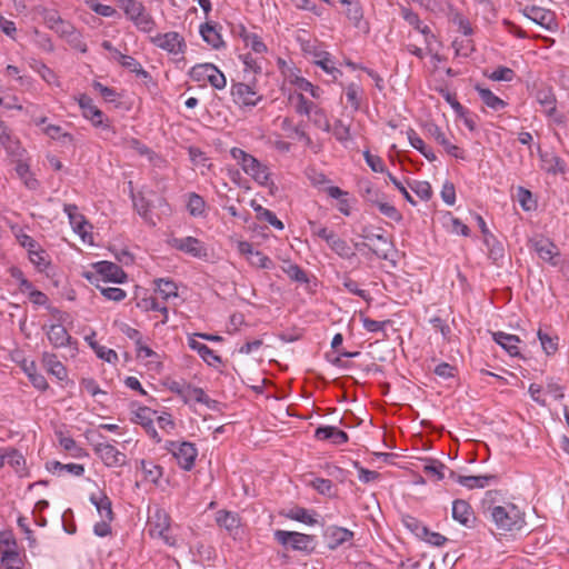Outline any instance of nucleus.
<instances>
[{
    "label": "nucleus",
    "instance_id": "nucleus-1",
    "mask_svg": "<svg viewBox=\"0 0 569 569\" xmlns=\"http://www.w3.org/2000/svg\"><path fill=\"white\" fill-rule=\"evenodd\" d=\"M489 510L491 519L498 530H520L526 523L523 513L518 509L517 506L512 503H508L506 506H496Z\"/></svg>",
    "mask_w": 569,
    "mask_h": 569
},
{
    "label": "nucleus",
    "instance_id": "nucleus-2",
    "mask_svg": "<svg viewBox=\"0 0 569 569\" xmlns=\"http://www.w3.org/2000/svg\"><path fill=\"white\" fill-rule=\"evenodd\" d=\"M96 273L86 272L84 277L91 282L99 280V276L103 281L123 283L127 279L126 272L111 261H99L92 264Z\"/></svg>",
    "mask_w": 569,
    "mask_h": 569
},
{
    "label": "nucleus",
    "instance_id": "nucleus-3",
    "mask_svg": "<svg viewBox=\"0 0 569 569\" xmlns=\"http://www.w3.org/2000/svg\"><path fill=\"white\" fill-rule=\"evenodd\" d=\"M276 540L282 546H290L293 550L303 551L310 553L313 551V536L297 532L277 530L274 532Z\"/></svg>",
    "mask_w": 569,
    "mask_h": 569
},
{
    "label": "nucleus",
    "instance_id": "nucleus-4",
    "mask_svg": "<svg viewBox=\"0 0 569 569\" xmlns=\"http://www.w3.org/2000/svg\"><path fill=\"white\" fill-rule=\"evenodd\" d=\"M150 41L156 47L167 51L169 54H172L174 57L183 54L187 49V44L183 37H181L178 32L174 31L158 33L154 37H151Z\"/></svg>",
    "mask_w": 569,
    "mask_h": 569
},
{
    "label": "nucleus",
    "instance_id": "nucleus-5",
    "mask_svg": "<svg viewBox=\"0 0 569 569\" xmlns=\"http://www.w3.org/2000/svg\"><path fill=\"white\" fill-rule=\"evenodd\" d=\"M167 449L172 452L174 458L178 461V465L183 470H191L194 460L198 456L197 448L193 443L183 441V442H176V441H169L167 445Z\"/></svg>",
    "mask_w": 569,
    "mask_h": 569
},
{
    "label": "nucleus",
    "instance_id": "nucleus-6",
    "mask_svg": "<svg viewBox=\"0 0 569 569\" xmlns=\"http://www.w3.org/2000/svg\"><path fill=\"white\" fill-rule=\"evenodd\" d=\"M170 517L161 509L156 510L149 520V532L152 537L161 538L167 545L173 546L174 539L169 536Z\"/></svg>",
    "mask_w": 569,
    "mask_h": 569
},
{
    "label": "nucleus",
    "instance_id": "nucleus-7",
    "mask_svg": "<svg viewBox=\"0 0 569 569\" xmlns=\"http://www.w3.org/2000/svg\"><path fill=\"white\" fill-rule=\"evenodd\" d=\"M231 97L240 107H254L262 99L252 87L243 82H236L231 86Z\"/></svg>",
    "mask_w": 569,
    "mask_h": 569
},
{
    "label": "nucleus",
    "instance_id": "nucleus-8",
    "mask_svg": "<svg viewBox=\"0 0 569 569\" xmlns=\"http://www.w3.org/2000/svg\"><path fill=\"white\" fill-rule=\"evenodd\" d=\"M93 450L107 467H121L127 463V456L112 445L97 443Z\"/></svg>",
    "mask_w": 569,
    "mask_h": 569
},
{
    "label": "nucleus",
    "instance_id": "nucleus-9",
    "mask_svg": "<svg viewBox=\"0 0 569 569\" xmlns=\"http://www.w3.org/2000/svg\"><path fill=\"white\" fill-rule=\"evenodd\" d=\"M79 106L86 119L90 120L94 127L109 128L104 121V113L93 104V100L87 94H81Z\"/></svg>",
    "mask_w": 569,
    "mask_h": 569
},
{
    "label": "nucleus",
    "instance_id": "nucleus-10",
    "mask_svg": "<svg viewBox=\"0 0 569 569\" xmlns=\"http://www.w3.org/2000/svg\"><path fill=\"white\" fill-rule=\"evenodd\" d=\"M170 244L173 248H176L180 251H183L194 258L207 257L206 247L197 238H193V237L174 238L170 241Z\"/></svg>",
    "mask_w": 569,
    "mask_h": 569
},
{
    "label": "nucleus",
    "instance_id": "nucleus-11",
    "mask_svg": "<svg viewBox=\"0 0 569 569\" xmlns=\"http://www.w3.org/2000/svg\"><path fill=\"white\" fill-rule=\"evenodd\" d=\"M341 4L347 7L346 16L352 22L353 27L368 34L370 31L369 23L363 21V10L357 0H339Z\"/></svg>",
    "mask_w": 569,
    "mask_h": 569
},
{
    "label": "nucleus",
    "instance_id": "nucleus-12",
    "mask_svg": "<svg viewBox=\"0 0 569 569\" xmlns=\"http://www.w3.org/2000/svg\"><path fill=\"white\" fill-rule=\"evenodd\" d=\"M452 518L468 528H471L476 520L471 506L462 499H457L453 501Z\"/></svg>",
    "mask_w": 569,
    "mask_h": 569
},
{
    "label": "nucleus",
    "instance_id": "nucleus-13",
    "mask_svg": "<svg viewBox=\"0 0 569 569\" xmlns=\"http://www.w3.org/2000/svg\"><path fill=\"white\" fill-rule=\"evenodd\" d=\"M530 242L535 251L542 260L548 261L553 266L557 264L555 258L558 257L560 252L558 247L553 242L545 238L531 240Z\"/></svg>",
    "mask_w": 569,
    "mask_h": 569
},
{
    "label": "nucleus",
    "instance_id": "nucleus-14",
    "mask_svg": "<svg viewBox=\"0 0 569 569\" xmlns=\"http://www.w3.org/2000/svg\"><path fill=\"white\" fill-rule=\"evenodd\" d=\"M242 170L252 177L254 181L260 184H268L269 171L268 168L262 164L253 156L241 166Z\"/></svg>",
    "mask_w": 569,
    "mask_h": 569
},
{
    "label": "nucleus",
    "instance_id": "nucleus-15",
    "mask_svg": "<svg viewBox=\"0 0 569 569\" xmlns=\"http://www.w3.org/2000/svg\"><path fill=\"white\" fill-rule=\"evenodd\" d=\"M156 413V411H152L151 409L147 407H140L137 412L136 417L133 419L134 422L141 425L147 433L154 439L157 442L161 441V438L159 437L154 426H153V418L152 416Z\"/></svg>",
    "mask_w": 569,
    "mask_h": 569
},
{
    "label": "nucleus",
    "instance_id": "nucleus-16",
    "mask_svg": "<svg viewBox=\"0 0 569 569\" xmlns=\"http://www.w3.org/2000/svg\"><path fill=\"white\" fill-rule=\"evenodd\" d=\"M43 329L54 348L66 347L71 342V336L61 323L51 325L48 328L44 326Z\"/></svg>",
    "mask_w": 569,
    "mask_h": 569
},
{
    "label": "nucleus",
    "instance_id": "nucleus-17",
    "mask_svg": "<svg viewBox=\"0 0 569 569\" xmlns=\"http://www.w3.org/2000/svg\"><path fill=\"white\" fill-rule=\"evenodd\" d=\"M64 212L68 214L70 224L74 232H77L83 240H86V227L89 223L84 216L78 212V207L76 204H64Z\"/></svg>",
    "mask_w": 569,
    "mask_h": 569
},
{
    "label": "nucleus",
    "instance_id": "nucleus-18",
    "mask_svg": "<svg viewBox=\"0 0 569 569\" xmlns=\"http://www.w3.org/2000/svg\"><path fill=\"white\" fill-rule=\"evenodd\" d=\"M315 437L318 440H331L335 445L346 443L349 439L348 435L332 426H321L316 429Z\"/></svg>",
    "mask_w": 569,
    "mask_h": 569
},
{
    "label": "nucleus",
    "instance_id": "nucleus-19",
    "mask_svg": "<svg viewBox=\"0 0 569 569\" xmlns=\"http://www.w3.org/2000/svg\"><path fill=\"white\" fill-rule=\"evenodd\" d=\"M493 340L500 345L510 356L516 357L519 356L518 343L520 342L519 337L515 335H509L502 331L492 333Z\"/></svg>",
    "mask_w": 569,
    "mask_h": 569
},
{
    "label": "nucleus",
    "instance_id": "nucleus-20",
    "mask_svg": "<svg viewBox=\"0 0 569 569\" xmlns=\"http://www.w3.org/2000/svg\"><path fill=\"white\" fill-rule=\"evenodd\" d=\"M188 345L192 350H196L199 353V356L203 359V361L207 362L209 366H216L218 363H221V358L217 356L213 352V350H211L208 346L197 341L194 339V336L189 338Z\"/></svg>",
    "mask_w": 569,
    "mask_h": 569
},
{
    "label": "nucleus",
    "instance_id": "nucleus-21",
    "mask_svg": "<svg viewBox=\"0 0 569 569\" xmlns=\"http://www.w3.org/2000/svg\"><path fill=\"white\" fill-rule=\"evenodd\" d=\"M540 159L542 162V169L552 174L565 173L566 172V163L565 161L556 156L555 153H541Z\"/></svg>",
    "mask_w": 569,
    "mask_h": 569
},
{
    "label": "nucleus",
    "instance_id": "nucleus-22",
    "mask_svg": "<svg viewBox=\"0 0 569 569\" xmlns=\"http://www.w3.org/2000/svg\"><path fill=\"white\" fill-rule=\"evenodd\" d=\"M497 480L495 475H482V476H459L457 482L468 489L485 488L490 485L491 481Z\"/></svg>",
    "mask_w": 569,
    "mask_h": 569
},
{
    "label": "nucleus",
    "instance_id": "nucleus-23",
    "mask_svg": "<svg viewBox=\"0 0 569 569\" xmlns=\"http://www.w3.org/2000/svg\"><path fill=\"white\" fill-rule=\"evenodd\" d=\"M90 502L96 507L102 519L107 518L108 521L113 520L111 500L103 492H100L99 496L91 495Z\"/></svg>",
    "mask_w": 569,
    "mask_h": 569
},
{
    "label": "nucleus",
    "instance_id": "nucleus-24",
    "mask_svg": "<svg viewBox=\"0 0 569 569\" xmlns=\"http://www.w3.org/2000/svg\"><path fill=\"white\" fill-rule=\"evenodd\" d=\"M325 536L331 539L329 548L335 549L350 540L353 537V532L345 528L332 526L326 529Z\"/></svg>",
    "mask_w": 569,
    "mask_h": 569
},
{
    "label": "nucleus",
    "instance_id": "nucleus-25",
    "mask_svg": "<svg viewBox=\"0 0 569 569\" xmlns=\"http://www.w3.org/2000/svg\"><path fill=\"white\" fill-rule=\"evenodd\" d=\"M200 34L203 41L210 44L213 49H219L224 46L221 34L210 22H206L200 26Z\"/></svg>",
    "mask_w": 569,
    "mask_h": 569
},
{
    "label": "nucleus",
    "instance_id": "nucleus-26",
    "mask_svg": "<svg viewBox=\"0 0 569 569\" xmlns=\"http://www.w3.org/2000/svg\"><path fill=\"white\" fill-rule=\"evenodd\" d=\"M401 13H402V18L409 24L415 27L416 30L421 32L426 37V42L428 44H430V40L435 39V36L431 33V30H430V28L428 26H423L422 24V22L420 21L418 14L415 13L413 11L407 9V8H402Z\"/></svg>",
    "mask_w": 569,
    "mask_h": 569
},
{
    "label": "nucleus",
    "instance_id": "nucleus-27",
    "mask_svg": "<svg viewBox=\"0 0 569 569\" xmlns=\"http://www.w3.org/2000/svg\"><path fill=\"white\" fill-rule=\"evenodd\" d=\"M525 14L532 22H535L541 27L548 28L549 24L552 22V13L550 11L545 10L539 7L526 8Z\"/></svg>",
    "mask_w": 569,
    "mask_h": 569
},
{
    "label": "nucleus",
    "instance_id": "nucleus-28",
    "mask_svg": "<svg viewBox=\"0 0 569 569\" xmlns=\"http://www.w3.org/2000/svg\"><path fill=\"white\" fill-rule=\"evenodd\" d=\"M475 88L478 91L482 102L492 110L498 111L507 106V103L503 100L497 97L489 89L482 88L479 84H477Z\"/></svg>",
    "mask_w": 569,
    "mask_h": 569
},
{
    "label": "nucleus",
    "instance_id": "nucleus-29",
    "mask_svg": "<svg viewBox=\"0 0 569 569\" xmlns=\"http://www.w3.org/2000/svg\"><path fill=\"white\" fill-rule=\"evenodd\" d=\"M42 361L48 368V371L56 376L59 380H63L67 377V370L64 366L57 360L56 355L46 352L43 353Z\"/></svg>",
    "mask_w": 569,
    "mask_h": 569
},
{
    "label": "nucleus",
    "instance_id": "nucleus-30",
    "mask_svg": "<svg viewBox=\"0 0 569 569\" xmlns=\"http://www.w3.org/2000/svg\"><path fill=\"white\" fill-rule=\"evenodd\" d=\"M190 400H194L199 403L206 405L208 408H214L217 405L216 400L210 399L203 389L198 387L188 386L187 395L184 396L183 401L188 402Z\"/></svg>",
    "mask_w": 569,
    "mask_h": 569
},
{
    "label": "nucleus",
    "instance_id": "nucleus-31",
    "mask_svg": "<svg viewBox=\"0 0 569 569\" xmlns=\"http://www.w3.org/2000/svg\"><path fill=\"white\" fill-rule=\"evenodd\" d=\"M537 101L545 108L548 116L556 111V97L548 88L539 89L536 93Z\"/></svg>",
    "mask_w": 569,
    "mask_h": 569
},
{
    "label": "nucleus",
    "instance_id": "nucleus-32",
    "mask_svg": "<svg viewBox=\"0 0 569 569\" xmlns=\"http://www.w3.org/2000/svg\"><path fill=\"white\" fill-rule=\"evenodd\" d=\"M329 247L341 258H351L355 252L346 240L339 238L336 233L328 239Z\"/></svg>",
    "mask_w": 569,
    "mask_h": 569
},
{
    "label": "nucleus",
    "instance_id": "nucleus-33",
    "mask_svg": "<svg viewBox=\"0 0 569 569\" xmlns=\"http://www.w3.org/2000/svg\"><path fill=\"white\" fill-rule=\"evenodd\" d=\"M407 134H408L410 144L415 149H417L420 153H422L426 159H428L429 161L436 160V154L433 153V151L430 148H427L423 140L417 136V133L413 129H409L407 131Z\"/></svg>",
    "mask_w": 569,
    "mask_h": 569
},
{
    "label": "nucleus",
    "instance_id": "nucleus-34",
    "mask_svg": "<svg viewBox=\"0 0 569 569\" xmlns=\"http://www.w3.org/2000/svg\"><path fill=\"white\" fill-rule=\"evenodd\" d=\"M447 466L436 459H430L423 466V472L435 480L446 479Z\"/></svg>",
    "mask_w": 569,
    "mask_h": 569
},
{
    "label": "nucleus",
    "instance_id": "nucleus-35",
    "mask_svg": "<svg viewBox=\"0 0 569 569\" xmlns=\"http://www.w3.org/2000/svg\"><path fill=\"white\" fill-rule=\"evenodd\" d=\"M252 208L256 211L257 218L259 220L269 222L278 230H282L284 228L283 223L276 217L272 211L263 208L261 204H257L254 201H252Z\"/></svg>",
    "mask_w": 569,
    "mask_h": 569
},
{
    "label": "nucleus",
    "instance_id": "nucleus-36",
    "mask_svg": "<svg viewBox=\"0 0 569 569\" xmlns=\"http://www.w3.org/2000/svg\"><path fill=\"white\" fill-rule=\"evenodd\" d=\"M130 21L142 32L149 33L154 27L156 22L153 18L147 12L146 8L141 10L139 16H134Z\"/></svg>",
    "mask_w": 569,
    "mask_h": 569
},
{
    "label": "nucleus",
    "instance_id": "nucleus-37",
    "mask_svg": "<svg viewBox=\"0 0 569 569\" xmlns=\"http://www.w3.org/2000/svg\"><path fill=\"white\" fill-rule=\"evenodd\" d=\"M326 191L329 197L339 200V211L345 216H349L350 206L348 199L346 198L348 193L336 186L328 187Z\"/></svg>",
    "mask_w": 569,
    "mask_h": 569
},
{
    "label": "nucleus",
    "instance_id": "nucleus-38",
    "mask_svg": "<svg viewBox=\"0 0 569 569\" xmlns=\"http://www.w3.org/2000/svg\"><path fill=\"white\" fill-rule=\"evenodd\" d=\"M216 520L220 527L226 528L228 531H232L239 527V519L237 515L230 511H218Z\"/></svg>",
    "mask_w": 569,
    "mask_h": 569
},
{
    "label": "nucleus",
    "instance_id": "nucleus-39",
    "mask_svg": "<svg viewBox=\"0 0 569 569\" xmlns=\"http://www.w3.org/2000/svg\"><path fill=\"white\" fill-rule=\"evenodd\" d=\"M47 469L49 471L66 470L77 477H81L84 473V467L80 463H61L59 461H52L47 463Z\"/></svg>",
    "mask_w": 569,
    "mask_h": 569
},
{
    "label": "nucleus",
    "instance_id": "nucleus-40",
    "mask_svg": "<svg viewBox=\"0 0 569 569\" xmlns=\"http://www.w3.org/2000/svg\"><path fill=\"white\" fill-rule=\"evenodd\" d=\"M376 240L379 242L378 244L370 243L369 249L376 254L379 259L387 260L389 257V252L391 249V243L383 234L376 236Z\"/></svg>",
    "mask_w": 569,
    "mask_h": 569
},
{
    "label": "nucleus",
    "instance_id": "nucleus-41",
    "mask_svg": "<svg viewBox=\"0 0 569 569\" xmlns=\"http://www.w3.org/2000/svg\"><path fill=\"white\" fill-rule=\"evenodd\" d=\"M359 190L362 197L372 204L379 201L380 198H383V194L369 180H361L359 182Z\"/></svg>",
    "mask_w": 569,
    "mask_h": 569
},
{
    "label": "nucleus",
    "instance_id": "nucleus-42",
    "mask_svg": "<svg viewBox=\"0 0 569 569\" xmlns=\"http://www.w3.org/2000/svg\"><path fill=\"white\" fill-rule=\"evenodd\" d=\"M483 242L488 248L489 258L492 259L495 262H497L499 259L503 257V246L500 241L496 239L493 234L490 237H486V239H483Z\"/></svg>",
    "mask_w": 569,
    "mask_h": 569
},
{
    "label": "nucleus",
    "instance_id": "nucleus-43",
    "mask_svg": "<svg viewBox=\"0 0 569 569\" xmlns=\"http://www.w3.org/2000/svg\"><path fill=\"white\" fill-rule=\"evenodd\" d=\"M154 283L164 300H168L171 297L176 298L178 296V287L172 280L157 279Z\"/></svg>",
    "mask_w": 569,
    "mask_h": 569
},
{
    "label": "nucleus",
    "instance_id": "nucleus-44",
    "mask_svg": "<svg viewBox=\"0 0 569 569\" xmlns=\"http://www.w3.org/2000/svg\"><path fill=\"white\" fill-rule=\"evenodd\" d=\"M119 7L123 10L127 18L130 20L134 16H139L141 10L146 7L138 0H117Z\"/></svg>",
    "mask_w": 569,
    "mask_h": 569
},
{
    "label": "nucleus",
    "instance_id": "nucleus-45",
    "mask_svg": "<svg viewBox=\"0 0 569 569\" xmlns=\"http://www.w3.org/2000/svg\"><path fill=\"white\" fill-rule=\"evenodd\" d=\"M309 118L317 128L326 132L331 130L330 122L323 109L316 107Z\"/></svg>",
    "mask_w": 569,
    "mask_h": 569
},
{
    "label": "nucleus",
    "instance_id": "nucleus-46",
    "mask_svg": "<svg viewBox=\"0 0 569 569\" xmlns=\"http://www.w3.org/2000/svg\"><path fill=\"white\" fill-rule=\"evenodd\" d=\"M187 207L191 216L198 217L204 212L206 202L199 194L191 193Z\"/></svg>",
    "mask_w": 569,
    "mask_h": 569
},
{
    "label": "nucleus",
    "instance_id": "nucleus-47",
    "mask_svg": "<svg viewBox=\"0 0 569 569\" xmlns=\"http://www.w3.org/2000/svg\"><path fill=\"white\" fill-rule=\"evenodd\" d=\"M409 187L421 200L428 201L432 196L431 186L427 181H413Z\"/></svg>",
    "mask_w": 569,
    "mask_h": 569
},
{
    "label": "nucleus",
    "instance_id": "nucleus-48",
    "mask_svg": "<svg viewBox=\"0 0 569 569\" xmlns=\"http://www.w3.org/2000/svg\"><path fill=\"white\" fill-rule=\"evenodd\" d=\"M140 465H141V469L144 473L146 479H148L152 482H157L158 479L161 477V475H162L161 467H159L152 462H148L146 460H141Z\"/></svg>",
    "mask_w": 569,
    "mask_h": 569
},
{
    "label": "nucleus",
    "instance_id": "nucleus-49",
    "mask_svg": "<svg viewBox=\"0 0 569 569\" xmlns=\"http://www.w3.org/2000/svg\"><path fill=\"white\" fill-rule=\"evenodd\" d=\"M242 38L246 46H249L254 52L263 53L267 51V46L262 42L258 34L243 31Z\"/></svg>",
    "mask_w": 569,
    "mask_h": 569
},
{
    "label": "nucleus",
    "instance_id": "nucleus-50",
    "mask_svg": "<svg viewBox=\"0 0 569 569\" xmlns=\"http://www.w3.org/2000/svg\"><path fill=\"white\" fill-rule=\"evenodd\" d=\"M538 338L540 340L541 347L547 355H553L558 349V337H551L548 333L538 331Z\"/></svg>",
    "mask_w": 569,
    "mask_h": 569
},
{
    "label": "nucleus",
    "instance_id": "nucleus-51",
    "mask_svg": "<svg viewBox=\"0 0 569 569\" xmlns=\"http://www.w3.org/2000/svg\"><path fill=\"white\" fill-rule=\"evenodd\" d=\"M210 71H214V64H212V63L197 64L190 70V77L194 81H201V80L209 78Z\"/></svg>",
    "mask_w": 569,
    "mask_h": 569
},
{
    "label": "nucleus",
    "instance_id": "nucleus-52",
    "mask_svg": "<svg viewBox=\"0 0 569 569\" xmlns=\"http://www.w3.org/2000/svg\"><path fill=\"white\" fill-rule=\"evenodd\" d=\"M293 83L296 84V87L299 90L309 92L315 99H319L320 98V94H321L322 90L319 87L313 86L307 79H305L302 77H297L295 79Z\"/></svg>",
    "mask_w": 569,
    "mask_h": 569
},
{
    "label": "nucleus",
    "instance_id": "nucleus-53",
    "mask_svg": "<svg viewBox=\"0 0 569 569\" xmlns=\"http://www.w3.org/2000/svg\"><path fill=\"white\" fill-rule=\"evenodd\" d=\"M91 348L94 350L98 358L109 363H116L118 361V355L114 350L108 349L99 343H91Z\"/></svg>",
    "mask_w": 569,
    "mask_h": 569
},
{
    "label": "nucleus",
    "instance_id": "nucleus-54",
    "mask_svg": "<svg viewBox=\"0 0 569 569\" xmlns=\"http://www.w3.org/2000/svg\"><path fill=\"white\" fill-rule=\"evenodd\" d=\"M375 204L378 207L379 211L386 217L395 221H400L402 219V216L399 213V211L392 204H389L388 202L385 201V197L380 198L379 201H377Z\"/></svg>",
    "mask_w": 569,
    "mask_h": 569
},
{
    "label": "nucleus",
    "instance_id": "nucleus-55",
    "mask_svg": "<svg viewBox=\"0 0 569 569\" xmlns=\"http://www.w3.org/2000/svg\"><path fill=\"white\" fill-rule=\"evenodd\" d=\"M121 66L129 69L131 72H134L137 76H139L143 79L150 78L149 72L146 71L142 68V66L133 57L127 56V58L121 63Z\"/></svg>",
    "mask_w": 569,
    "mask_h": 569
},
{
    "label": "nucleus",
    "instance_id": "nucleus-56",
    "mask_svg": "<svg viewBox=\"0 0 569 569\" xmlns=\"http://www.w3.org/2000/svg\"><path fill=\"white\" fill-rule=\"evenodd\" d=\"M296 98L298 101L296 104V112L309 117L317 106L312 101L306 99V97L302 93H298Z\"/></svg>",
    "mask_w": 569,
    "mask_h": 569
},
{
    "label": "nucleus",
    "instance_id": "nucleus-57",
    "mask_svg": "<svg viewBox=\"0 0 569 569\" xmlns=\"http://www.w3.org/2000/svg\"><path fill=\"white\" fill-rule=\"evenodd\" d=\"M516 77V73L512 69L508 67H498L491 74H489V79L493 81H512Z\"/></svg>",
    "mask_w": 569,
    "mask_h": 569
},
{
    "label": "nucleus",
    "instance_id": "nucleus-58",
    "mask_svg": "<svg viewBox=\"0 0 569 569\" xmlns=\"http://www.w3.org/2000/svg\"><path fill=\"white\" fill-rule=\"evenodd\" d=\"M3 455L6 463L10 465L14 470H19L26 462L23 456L16 449H10Z\"/></svg>",
    "mask_w": 569,
    "mask_h": 569
},
{
    "label": "nucleus",
    "instance_id": "nucleus-59",
    "mask_svg": "<svg viewBox=\"0 0 569 569\" xmlns=\"http://www.w3.org/2000/svg\"><path fill=\"white\" fill-rule=\"evenodd\" d=\"M420 538L436 547H440L445 545V542L447 541V538L445 536H442L439 532H432L427 527L422 528V533L420 535Z\"/></svg>",
    "mask_w": 569,
    "mask_h": 569
},
{
    "label": "nucleus",
    "instance_id": "nucleus-60",
    "mask_svg": "<svg viewBox=\"0 0 569 569\" xmlns=\"http://www.w3.org/2000/svg\"><path fill=\"white\" fill-rule=\"evenodd\" d=\"M249 262L250 264L262 269H271L273 266L271 259L260 251L252 253V257H249Z\"/></svg>",
    "mask_w": 569,
    "mask_h": 569
},
{
    "label": "nucleus",
    "instance_id": "nucleus-61",
    "mask_svg": "<svg viewBox=\"0 0 569 569\" xmlns=\"http://www.w3.org/2000/svg\"><path fill=\"white\" fill-rule=\"evenodd\" d=\"M365 160L370 169L375 172H385L386 167L379 156L371 154L369 150L363 152Z\"/></svg>",
    "mask_w": 569,
    "mask_h": 569
},
{
    "label": "nucleus",
    "instance_id": "nucleus-62",
    "mask_svg": "<svg viewBox=\"0 0 569 569\" xmlns=\"http://www.w3.org/2000/svg\"><path fill=\"white\" fill-rule=\"evenodd\" d=\"M288 517L307 525H313L317 522V520L305 508H297L295 510H291Z\"/></svg>",
    "mask_w": 569,
    "mask_h": 569
},
{
    "label": "nucleus",
    "instance_id": "nucleus-63",
    "mask_svg": "<svg viewBox=\"0 0 569 569\" xmlns=\"http://www.w3.org/2000/svg\"><path fill=\"white\" fill-rule=\"evenodd\" d=\"M29 258L40 270H44L50 264L43 250L30 249Z\"/></svg>",
    "mask_w": 569,
    "mask_h": 569
},
{
    "label": "nucleus",
    "instance_id": "nucleus-64",
    "mask_svg": "<svg viewBox=\"0 0 569 569\" xmlns=\"http://www.w3.org/2000/svg\"><path fill=\"white\" fill-rule=\"evenodd\" d=\"M311 486L320 495L332 496V481L323 478H316L311 481Z\"/></svg>",
    "mask_w": 569,
    "mask_h": 569
}]
</instances>
